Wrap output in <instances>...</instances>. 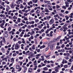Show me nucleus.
<instances>
[{"label": "nucleus", "instance_id": "f257e3e1", "mask_svg": "<svg viewBox=\"0 0 73 73\" xmlns=\"http://www.w3.org/2000/svg\"><path fill=\"white\" fill-rule=\"evenodd\" d=\"M20 66L19 65H16V68L17 69H19L18 70V71H19V72L21 71V69H22V68L21 67L20 68Z\"/></svg>", "mask_w": 73, "mask_h": 73}, {"label": "nucleus", "instance_id": "f03ea898", "mask_svg": "<svg viewBox=\"0 0 73 73\" xmlns=\"http://www.w3.org/2000/svg\"><path fill=\"white\" fill-rule=\"evenodd\" d=\"M20 48V45H19L17 44L15 46V49H19Z\"/></svg>", "mask_w": 73, "mask_h": 73}, {"label": "nucleus", "instance_id": "7ed1b4c3", "mask_svg": "<svg viewBox=\"0 0 73 73\" xmlns=\"http://www.w3.org/2000/svg\"><path fill=\"white\" fill-rule=\"evenodd\" d=\"M63 55L65 56H66V57H69L70 55L69 53H64L63 54Z\"/></svg>", "mask_w": 73, "mask_h": 73}, {"label": "nucleus", "instance_id": "20e7f679", "mask_svg": "<svg viewBox=\"0 0 73 73\" xmlns=\"http://www.w3.org/2000/svg\"><path fill=\"white\" fill-rule=\"evenodd\" d=\"M54 20L53 19H51L49 22V23L50 24H53V23H54Z\"/></svg>", "mask_w": 73, "mask_h": 73}, {"label": "nucleus", "instance_id": "39448f33", "mask_svg": "<svg viewBox=\"0 0 73 73\" xmlns=\"http://www.w3.org/2000/svg\"><path fill=\"white\" fill-rule=\"evenodd\" d=\"M55 71L56 72H58V67H56L55 68Z\"/></svg>", "mask_w": 73, "mask_h": 73}, {"label": "nucleus", "instance_id": "423d86ee", "mask_svg": "<svg viewBox=\"0 0 73 73\" xmlns=\"http://www.w3.org/2000/svg\"><path fill=\"white\" fill-rule=\"evenodd\" d=\"M1 50H2L3 53H4L5 52V49L4 48V47H2L1 49Z\"/></svg>", "mask_w": 73, "mask_h": 73}, {"label": "nucleus", "instance_id": "0eeeda50", "mask_svg": "<svg viewBox=\"0 0 73 73\" xmlns=\"http://www.w3.org/2000/svg\"><path fill=\"white\" fill-rule=\"evenodd\" d=\"M6 7L7 8H6V11L7 12H8V10H9V9H10V7H9L8 5H7Z\"/></svg>", "mask_w": 73, "mask_h": 73}, {"label": "nucleus", "instance_id": "6e6552de", "mask_svg": "<svg viewBox=\"0 0 73 73\" xmlns=\"http://www.w3.org/2000/svg\"><path fill=\"white\" fill-rule=\"evenodd\" d=\"M32 72V68H29L28 72L29 73H31Z\"/></svg>", "mask_w": 73, "mask_h": 73}, {"label": "nucleus", "instance_id": "1a4fd4ad", "mask_svg": "<svg viewBox=\"0 0 73 73\" xmlns=\"http://www.w3.org/2000/svg\"><path fill=\"white\" fill-rule=\"evenodd\" d=\"M44 11H45V12H47L48 13H49L50 12V11H49L48 10V9L47 8H46L44 9Z\"/></svg>", "mask_w": 73, "mask_h": 73}, {"label": "nucleus", "instance_id": "9d476101", "mask_svg": "<svg viewBox=\"0 0 73 73\" xmlns=\"http://www.w3.org/2000/svg\"><path fill=\"white\" fill-rule=\"evenodd\" d=\"M1 39H0V45L1 46H3V40H1Z\"/></svg>", "mask_w": 73, "mask_h": 73}, {"label": "nucleus", "instance_id": "9b49d317", "mask_svg": "<svg viewBox=\"0 0 73 73\" xmlns=\"http://www.w3.org/2000/svg\"><path fill=\"white\" fill-rule=\"evenodd\" d=\"M48 68L47 67H45L43 68L44 70L46 71L48 70Z\"/></svg>", "mask_w": 73, "mask_h": 73}, {"label": "nucleus", "instance_id": "f8f14e48", "mask_svg": "<svg viewBox=\"0 0 73 73\" xmlns=\"http://www.w3.org/2000/svg\"><path fill=\"white\" fill-rule=\"evenodd\" d=\"M11 7L12 8H15V6L13 5V3H12L11 4Z\"/></svg>", "mask_w": 73, "mask_h": 73}, {"label": "nucleus", "instance_id": "ddd939ff", "mask_svg": "<svg viewBox=\"0 0 73 73\" xmlns=\"http://www.w3.org/2000/svg\"><path fill=\"white\" fill-rule=\"evenodd\" d=\"M22 42L23 43V44H25V40H24V39L23 38L22 39Z\"/></svg>", "mask_w": 73, "mask_h": 73}, {"label": "nucleus", "instance_id": "4468645a", "mask_svg": "<svg viewBox=\"0 0 73 73\" xmlns=\"http://www.w3.org/2000/svg\"><path fill=\"white\" fill-rule=\"evenodd\" d=\"M14 58H12L11 59V62H14Z\"/></svg>", "mask_w": 73, "mask_h": 73}, {"label": "nucleus", "instance_id": "2eb2a0df", "mask_svg": "<svg viewBox=\"0 0 73 73\" xmlns=\"http://www.w3.org/2000/svg\"><path fill=\"white\" fill-rule=\"evenodd\" d=\"M4 36L5 37H8V35L7 33H5L4 34Z\"/></svg>", "mask_w": 73, "mask_h": 73}, {"label": "nucleus", "instance_id": "dca6fc26", "mask_svg": "<svg viewBox=\"0 0 73 73\" xmlns=\"http://www.w3.org/2000/svg\"><path fill=\"white\" fill-rule=\"evenodd\" d=\"M40 10H39L37 9L36 12V13L37 14H38L40 13Z\"/></svg>", "mask_w": 73, "mask_h": 73}, {"label": "nucleus", "instance_id": "f3484780", "mask_svg": "<svg viewBox=\"0 0 73 73\" xmlns=\"http://www.w3.org/2000/svg\"><path fill=\"white\" fill-rule=\"evenodd\" d=\"M61 37V36H59L58 37H57V38L56 39L58 41L59 40H60V38Z\"/></svg>", "mask_w": 73, "mask_h": 73}, {"label": "nucleus", "instance_id": "a211bd4d", "mask_svg": "<svg viewBox=\"0 0 73 73\" xmlns=\"http://www.w3.org/2000/svg\"><path fill=\"white\" fill-rule=\"evenodd\" d=\"M21 20V19L20 18H18V20H17V21L18 23H20Z\"/></svg>", "mask_w": 73, "mask_h": 73}, {"label": "nucleus", "instance_id": "6ab92c4d", "mask_svg": "<svg viewBox=\"0 0 73 73\" xmlns=\"http://www.w3.org/2000/svg\"><path fill=\"white\" fill-rule=\"evenodd\" d=\"M32 48V49H33V50H35V45H33Z\"/></svg>", "mask_w": 73, "mask_h": 73}, {"label": "nucleus", "instance_id": "aec40b11", "mask_svg": "<svg viewBox=\"0 0 73 73\" xmlns=\"http://www.w3.org/2000/svg\"><path fill=\"white\" fill-rule=\"evenodd\" d=\"M19 13H20V14H23V13L22 12V11H21V10H20L19 11Z\"/></svg>", "mask_w": 73, "mask_h": 73}, {"label": "nucleus", "instance_id": "412c9836", "mask_svg": "<svg viewBox=\"0 0 73 73\" xmlns=\"http://www.w3.org/2000/svg\"><path fill=\"white\" fill-rule=\"evenodd\" d=\"M50 49L51 50H52L53 49V45H51L50 46Z\"/></svg>", "mask_w": 73, "mask_h": 73}, {"label": "nucleus", "instance_id": "4be33fe9", "mask_svg": "<svg viewBox=\"0 0 73 73\" xmlns=\"http://www.w3.org/2000/svg\"><path fill=\"white\" fill-rule=\"evenodd\" d=\"M0 16L1 17H5V15H3V14H1L0 15Z\"/></svg>", "mask_w": 73, "mask_h": 73}, {"label": "nucleus", "instance_id": "5701e85b", "mask_svg": "<svg viewBox=\"0 0 73 73\" xmlns=\"http://www.w3.org/2000/svg\"><path fill=\"white\" fill-rule=\"evenodd\" d=\"M13 19H17V17L14 16L13 17Z\"/></svg>", "mask_w": 73, "mask_h": 73}, {"label": "nucleus", "instance_id": "b1692460", "mask_svg": "<svg viewBox=\"0 0 73 73\" xmlns=\"http://www.w3.org/2000/svg\"><path fill=\"white\" fill-rule=\"evenodd\" d=\"M38 1V0H33V2L34 3H37V1Z\"/></svg>", "mask_w": 73, "mask_h": 73}, {"label": "nucleus", "instance_id": "393cba45", "mask_svg": "<svg viewBox=\"0 0 73 73\" xmlns=\"http://www.w3.org/2000/svg\"><path fill=\"white\" fill-rule=\"evenodd\" d=\"M30 12L31 13H33L35 12V10L34 9H32L31 11Z\"/></svg>", "mask_w": 73, "mask_h": 73}, {"label": "nucleus", "instance_id": "a878e982", "mask_svg": "<svg viewBox=\"0 0 73 73\" xmlns=\"http://www.w3.org/2000/svg\"><path fill=\"white\" fill-rule=\"evenodd\" d=\"M62 8H63L64 9H66V6H65L64 5H63L62 6Z\"/></svg>", "mask_w": 73, "mask_h": 73}, {"label": "nucleus", "instance_id": "bb28decb", "mask_svg": "<svg viewBox=\"0 0 73 73\" xmlns=\"http://www.w3.org/2000/svg\"><path fill=\"white\" fill-rule=\"evenodd\" d=\"M54 17H58V15L56 14V15H55L54 16Z\"/></svg>", "mask_w": 73, "mask_h": 73}, {"label": "nucleus", "instance_id": "cd10ccee", "mask_svg": "<svg viewBox=\"0 0 73 73\" xmlns=\"http://www.w3.org/2000/svg\"><path fill=\"white\" fill-rule=\"evenodd\" d=\"M27 28H28V29H31V26L30 25H28L27 26Z\"/></svg>", "mask_w": 73, "mask_h": 73}, {"label": "nucleus", "instance_id": "c85d7f7f", "mask_svg": "<svg viewBox=\"0 0 73 73\" xmlns=\"http://www.w3.org/2000/svg\"><path fill=\"white\" fill-rule=\"evenodd\" d=\"M37 66H35V68H33L34 70H36L37 69Z\"/></svg>", "mask_w": 73, "mask_h": 73}, {"label": "nucleus", "instance_id": "c756f323", "mask_svg": "<svg viewBox=\"0 0 73 73\" xmlns=\"http://www.w3.org/2000/svg\"><path fill=\"white\" fill-rule=\"evenodd\" d=\"M41 54H37L36 55V57H39V56H41Z\"/></svg>", "mask_w": 73, "mask_h": 73}, {"label": "nucleus", "instance_id": "7c9ffc66", "mask_svg": "<svg viewBox=\"0 0 73 73\" xmlns=\"http://www.w3.org/2000/svg\"><path fill=\"white\" fill-rule=\"evenodd\" d=\"M24 32H25V30H22V32L21 33V34L22 35H24Z\"/></svg>", "mask_w": 73, "mask_h": 73}, {"label": "nucleus", "instance_id": "2f4dec72", "mask_svg": "<svg viewBox=\"0 0 73 73\" xmlns=\"http://www.w3.org/2000/svg\"><path fill=\"white\" fill-rule=\"evenodd\" d=\"M16 3L18 4H20V2L19 1H17L16 2Z\"/></svg>", "mask_w": 73, "mask_h": 73}, {"label": "nucleus", "instance_id": "473e14b6", "mask_svg": "<svg viewBox=\"0 0 73 73\" xmlns=\"http://www.w3.org/2000/svg\"><path fill=\"white\" fill-rule=\"evenodd\" d=\"M72 59L71 58H70L69 62H72Z\"/></svg>", "mask_w": 73, "mask_h": 73}, {"label": "nucleus", "instance_id": "72a5a7b5", "mask_svg": "<svg viewBox=\"0 0 73 73\" xmlns=\"http://www.w3.org/2000/svg\"><path fill=\"white\" fill-rule=\"evenodd\" d=\"M65 46V45L64 44H62V46H61V48H64V47Z\"/></svg>", "mask_w": 73, "mask_h": 73}, {"label": "nucleus", "instance_id": "f704fd0d", "mask_svg": "<svg viewBox=\"0 0 73 73\" xmlns=\"http://www.w3.org/2000/svg\"><path fill=\"white\" fill-rule=\"evenodd\" d=\"M16 55H17V54H16V53H14L13 54V56L14 57L15 56H16Z\"/></svg>", "mask_w": 73, "mask_h": 73}, {"label": "nucleus", "instance_id": "c9c22d12", "mask_svg": "<svg viewBox=\"0 0 73 73\" xmlns=\"http://www.w3.org/2000/svg\"><path fill=\"white\" fill-rule=\"evenodd\" d=\"M56 41H58L56 39H55L53 40V42H56Z\"/></svg>", "mask_w": 73, "mask_h": 73}, {"label": "nucleus", "instance_id": "e433bc0d", "mask_svg": "<svg viewBox=\"0 0 73 73\" xmlns=\"http://www.w3.org/2000/svg\"><path fill=\"white\" fill-rule=\"evenodd\" d=\"M56 49H60V46H57L56 47Z\"/></svg>", "mask_w": 73, "mask_h": 73}, {"label": "nucleus", "instance_id": "4c0bfd02", "mask_svg": "<svg viewBox=\"0 0 73 73\" xmlns=\"http://www.w3.org/2000/svg\"><path fill=\"white\" fill-rule=\"evenodd\" d=\"M3 21H3V23L1 24L0 25H3H3H4L5 21L4 20H3Z\"/></svg>", "mask_w": 73, "mask_h": 73}, {"label": "nucleus", "instance_id": "58836bf2", "mask_svg": "<svg viewBox=\"0 0 73 73\" xmlns=\"http://www.w3.org/2000/svg\"><path fill=\"white\" fill-rule=\"evenodd\" d=\"M11 27H9L8 29V31H11Z\"/></svg>", "mask_w": 73, "mask_h": 73}, {"label": "nucleus", "instance_id": "ea45409f", "mask_svg": "<svg viewBox=\"0 0 73 73\" xmlns=\"http://www.w3.org/2000/svg\"><path fill=\"white\" fill-rule=\"evenodd\" d=\"M19 58L20 60H23V57H19Z\"/></svg>", "mask_w": 73, "mask_h": 73}, {"label": "nucleus", "instance_id": "a19ab883", "mask_svg": "<svg viewBox=\"0 0 73 73\" xmlns=\"http://www.w3.org/2000/svg\"><path fill=\"white\" fill-rule=\"evenodd\" d=\"M38 28H42V27L40 25H38Z\"/></svg>", "mask_w": 73, "mask_h": 73}, {"label": "nucleus", "instance_id": "79ce46f5", "mask_svg": "<svg viewBox=\"0 0 73 73\" xmlns=\"http://www.w3.org/2000/svg\"><path fill=\"white\" fill-rule=\"evenodd\" d=\"M67 50H72V48H67Z\"/></svg>", "mask_w": 73, "mask_h": 73}, {"label": "nucleus", "instance_id": "37998d69", "mask_svg": "<svg viewBox=\"0 0 73 73\" xmlns=\"http://www.w3.org/2000/svg\"><path fill=\"white\" fill-rule=\"evenodd\" d=\"M64 67L65 68H68V65H66L64 66Z\"/></svg>", "mask_w": 73, "mask_h": 73}, {"label": "nucleus", "instance_id": "c03bdc74", "mask_svg": "<svg viewBox=\"0 0 73 73\" xmlns=\"http://www.w3.org/2000/svg\"><path fill=\"white\" fill-rule=\"evenodd\" d=\"M24 20H25V21H28V20L27 19V18L26 17L24 18Z\"/></svg>", "mask_w": 73, "mask_h": 73}, {"label": "nucleus", "instance_id": "a18cd8bd", "mask_svg": "<svg viewBox=\"0 0 73 73\" xmlns=\"http://www.w3.org/2000/svg\"><path fill=\"white\" fill-rule=\"evenodd\" d=\"M52 8L53 9H56V6H52Z\"/></svg>", "mask_w": 73, "mask_h": 73}, {"label": "nucleus", "instance_id": "49530a36", "mask_svg": "<svg viewBox=\"0 0 73 73\" xmlns=\"http://www.w3.org/2000/svg\"><path fill=\"white\" fill-rule=\"evenodd\" d=\"M11 34L12 35H13L14 34H15V32H13V31H11Z\"/></svg>", "mask_w": 73, "mask_h": 73}, {"label": "nucleus", "instance_id": "de8ad7c7", "mask_svg": "<svg viewBox=\"0 0 73 73\" xmlns=\"http://www.w3.org/2000/svg\"><path fill=\"white\" fill-rule=\"evenodd\" d=\"M34 38V37H33V36H31L30 37V38L32 39V40H33Z\"/></svg>", "mask_w": 73, "mask_h": 73}, {"label": "nucleus", "instance_id": "09e8293b", "mask_svg": "<svg viewBox=\"0 0 73 73\" xmlns=\"http://www.w3.org/2000/svg\"><path fill=\"white\" fill-rule=\"evenodd\" d=\"M2 64L3 65H5V64H6V62H3Z\"/></svg>", "mask_w": 73, "mask_h": 73}, {"label": "nucleus", "instance_id": "8fccbe9b", "mask_svg": "<svg viewBox=\"0 0 73 73\" xmlns=\"http://www.w3.org/2000/svg\"><path fill=\"white\" fill-rule=\"evenodd\" d=\"M56 8H60V7L59 6H58V5H56Z\"/></svg>", "mask_w": 73, "mask_h": 73}, {"label": "nucleus", "instance_id": "3c124183", "mask_svg": "<svg viewBox=\"0 0 73 73\" xmlns=\"http://www.w3.org/2000/svg\"><path fill=\"white\" fill-rule=\"evenodd\" d=\"M41 70L40 69H38L37 70V72H40Z\"/></svg>", "mask_w": 73, "mask_h": 73}, {"label": "nucleus", "instance_id": "603ef678", "mask_svg": "<svg viewBox=\"0 0 73 73\" xmlns=\"http://www.w3.org/2000/svg\"><path fill=\"white\" fill-rule=\"evenodd\" d=\"M69 53L70 54H71V53H72V51L71 50L69 51Z\"/></svg>", "mask_w": 73, "mask_h": 73}, {"label": "nucleus", "instance_id": "864d4df0", "mask_svg": "<svg viewBox=\"0 0 73 73\" xmlns=\"http://www.w3.org/2000/svg\"><path fill=\"white\" fill-rule=\"evenodd\" d=\"M40 52V49H39L37 50V52Z\"/></svg>", "mask_w": 73, "mask_h": 73}, {"label": "nucleus", "instance_id": "5fc2aeb1", "mask_svg": "<svg viewBox=\"0 0 73 73\" xmlns=\"http://www.w3.org/2000/svg\"><path fill=\"white\" fill-rule=\"evenodd\" d=\"M31 27L32 28H34L35 27V25H32L31 26Z\"/></svg>", "mask_w": 73, "mask_h": 73}, {"label": "nucleus", "instance_id": "6e6d98bb", "mask_svg": "<svg viewBox=\"0 0 73 73\" xmlns=\"http://www.w3.org/2000/svg\"><path fill=\"white\" fill-rule=\"evenodd\" d=\"M13 65V63H12L11 64H10L9 65V67H11V66H12Z\"/></svg>", "mask_w": 73, "mask_h": 73}, {"label": "nucleus", "instance_id": "4d7b16f0", "mask_svg": "<svg viewBox=\"0 0 73 73\" xmlns=\"http://www.w3.org/2000/svg\"><path fill=\"white\" fill-rule=\"evenodd\" d=\"M15 9H17V10H19L20 9V8H18L17 7H16Z\"/></svg>", "mask_w": 73, "mask_h": 73}, {"label": "nucleus", "instance_id": "13d9d810", "mask_svg": "<svg viewBox=\"0 0 73 73\" xmlns=\"http://www.w3.org/2000/svg\"><path fill=\"white\" fill-rule=\"evenodd\" d=\"M31 22L32 24H34L35 23V21H31Z\"/></svg>", "mask_w": 73, "mask_h": 73}, {"label": "nucleus", "instance_id": "bf43d9fd", "mask_svg": "<svg viewBox=\"0 0 73 73\" xmlns=\"http://www.w3.org/2000/svg\"><path fill=\"white\" fill-rule=\"evenodd\" d=\"M64 60H65L64 59H63L62 60V63L63 64H64V63H65V62H64Z\"/></svg>", "mask_w": 73, "mask_h": 73}, {"label": "nucleus", "instance_id": "052dcab7", "mask_svg": "<svg viewBox=\"0 0 73 73\" xmlns=\"http://www.w3.org/2000/svg\"><path fill=\"white\" fill-rule=\"evenodd\" d=\"M65 4L66 5H68V4H69V3L68 2H65Z\"/></svg>", "mask_w": 73, "mask_h": 73}, {"label": "nucleus", "instance_id": "680f3d73", "mask_svg": "<svg viewBox=\"0 0 73 73\" xmlns=\"http://www.w3.org/2000/svg\"><path fill=\"white\" fill-rule=\"evenodd\" d=\"M38 21H39V20L38 19L35 20V23H37V22H38Z\"/></svg>", "mask_w": 73, "mask_h": 73}, {"label": "nucleus", "instance_id": "e2e57ef3", "mask_svg": "<svg viewBox=\"0 0 73 73\" xmlns=\"http://www.w3.org/2000/svg\"><path fill=\"white\" fill-rule=\"evenodd\" d=\"M20 8L21 9H23V8H24V6H21Z\"/></svg>", "mask_w": 73, "mask_h": 73}, {"label": "nucleus", "instance_id": "0e129e2a", "mask_svg": "<svg viewBox=\"0 0 73 73\" xmlns=\"http://www.w3.org/2000/svg\"><path fill=\"white\" fill-rule=\"evenodd\" d=\"M65 6H66V7H69V5H65Z\"/></svg>", "mask_w": 73, "mask_h": 73}, {"label": "nucleus", "instance_id": "69168bd1", "mask_svg": "<svg viewBox=\"0 0 73 73\" xmlns=\"http://www.w3.org/2000/svg\"><path fill=\"white\" fill-rule=\"evenodd\" d=\"M47 5H51V3H47Z\"/></svg>", "mask_w": 73, "mask_h": 73}, {"label": "nucleus", "instance_id": "338daca9", "mask_svg": "<svg viewBox=\"0 0 73 73\" xmlns=\"http://www.w3.org/2000/svg\"><path fill=\"white\" fill-rule=\"evenodd\" d=\"M26 24L27 25H28V24H29V22H28V21H27L26 22Z\"/></svg>", "mask_w": 73, "mask_h": 73}, {"label": "nucleus", "instance_id": "774afa93", "mask_svg": "<svg viewBox=\"0 0 73 73\" xmlns=\"http://www.w3.org/2000/svg\"><path fill=\"white\" fill-rule=\"evenodd\" d=\"M71 69V70H73V65L72 66Z\"/></svg>", "mask_w": 73, "mask_h": 73}]
</instances>
